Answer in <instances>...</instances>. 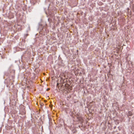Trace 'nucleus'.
<instances>
[{
  "label": "nucleus",
  "instance_id": "nucleus-1",
  "mask_svg": "<svg viewBox=\"0 0 134 134\" xmlns=\"http://www.w3.org/2000/svg\"><path fill=\"white\" fill-rule=\"evenodd\" d=\"M133 114L132 112L131 111H129L128 113L127 114V116H131Z\"/></svg>",
  "mask_w": 134,
  "mask_h": 134
},
{
  "label": "nucleus",
  "instance_id": "nucleus-2",
  "mask_svg": "<svg viewBox=\"0 0 134 134\" xmlns=\"http://www.w3.org/2000/svg\"><path fill=\"white\" fill-rule=\"evenodd\" d=\"M40 105H41V106H43L44 105L43 103H41L40 104Z\"/></svg>",
  "mask_w": 134,
  "mask_h": 134
},
{
  "label": "nucleus",
  "instance_id": "nucleus-3",
  "mask_svg": "<svg viewBox=\"0 0 134 134\" xmlns=\"http://www.w3.org/2000/svg\"><path fill=\"white\" fill-rule=\"evenodd\" d=\"M50 90V88H48L47 89V91H48L49 90Z\"/></svg>",
  "mask_w": 134,
  "mask_h": 134
},
{
  "label": "nucleus",
  "instance_id": "nucleus-4",
  "mask_svg": "<svg viewBox=\"0 0 134 134\" xmlns=\"http://www.w3.org/2000/svg\"><path fill=\"white\" fill-rule=\"evenodd\" d=\"M52 106H53V105H52V104L50 105V107L51 108V107H52Z\"/></svg>",
  "mask_w": 134,
  "mask_h": 134
},
{
  "label": "nucleus",
  "instance_id": "nucleus-5",
  "mask_svg": "<svg viewBox=\"0 0 134 134\" xmlns=\"http://www.w3.org/2000/svg\"><path fill=\"white\" fill-rule=\"evenodd\" d=\"M28 34H26V35H25V36H26V37L28 36Z\"/></svg>",
  "mask_w": 134,
  "mask_h": 134
},
{
  "label": "nucleus",
  "instance_id": "nucleus-6",
  "mask_svg": "<svg viewBox=\"0 0 134 134\" xmlns=\"http://www.w3.org/2000/svg\"><path fill=\"white\" fill-rule=\"evenodd\" d=\"M47 100H44V102H47Z\"/></svg>",
  "mask_w": 134,
  "mask_h": 134
},
{
  "label": "nucleus",
  "instance_id": "nucleus-7",
  "mask_svg": "<svg viewBox=\"0 0 134 134\" xmlns=\"http://www.w3.org/2000/svg\"><path fill=\"white\" fill-rule=\"evenodd\" d=\"M58 85H59V83H57V86H58Z\"/></svg>",
  "mask_w": 134,
  "mask_h": 134
},
{
  "label": "nucleus",
  "instance_id": "nucleus-8",
  "mask_svg": "<svg viewBox=\"0 0 134 134\" xmlns=\"http://www.w3.org/2000/svg\"><path fill=\"white\" fill-rule=\"evenodd\" d=\"M117 134H120L119 133H118Z\"/></svg>",
  "mask_w": 134,
  "mask_h": 134
}]
</instances>
